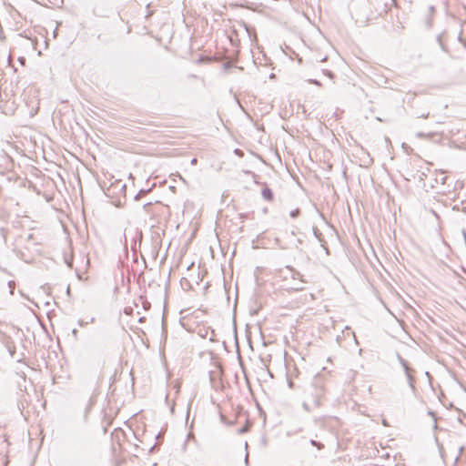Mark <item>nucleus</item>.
Wrapping results in <instances>:
<instances>
[{
  "label": "nucleus",
  "instance_id": "20e7f679",
  "mask_svg": "<svg viewBox=\"0 0 466 466\" xmlns=\"http://www.w3.org/2000/svg\"><path fill=\"white\" fill-rule=\"evenodd\" d=\"M261 195L263 198L267 201L271 202L274 199L273 192L269 187H264L261 191Z\"/></svg>",
  "mask_w": 466,
  "mask_h": 466
},
{
  "label": "nucleus",
  "instance_id": "f03ea898",
  "mask_svg": "<svg viewBox=\"0 0 466 466\" xmlns=\"http://www.w3.org/2000/svg\"><path fill=\"white\" fill-rule=\"evenodd\" d=\"M397 358H398L400 364L403 368V370L406 375L410 388L411 389L412 391H415L416 390V387H415V382H416L415 372L416 371H415V370L412 369L410 366L409 362L406 360H404L400 354L397 355Z\"/></svg>",
  "mask_w": 466,
  "mask_h": 466
},
{
  "label": "nucleus",
  "instance_id": "2eb2a0df",
  "mask_svg": "<svg viewBox=\"0 0 466 466\" xmlns=\"http://www.w3.org/2000/svg\"><path fill=\"white\" fill-rule=\"evenodd\" d=\"M245 463L246 465L248 464V453L246 454V457H245Z\"/></svg>",
  "mask_w": 466,
  "mask_h": 466
},
{
  "label": "nucleus",
  "instance_id": "aec40b11",
  "mask_svg": "<svg viewBox=\"0 0 466 466\" xmlns=\"http://www.w3.org/2000/svg\"><path fill=\"white\" fill-rule=\"evenodd\" d=\"M313 83H314L315 85H318V86H319V85H320V84H319V81H317V80H314V81H313Z\"/></svg>",
  "mask_w": 466,
  "mask_h": 466
},
{
  "label": "nucleus",
  "instance_id": "f257e3e1",
  "mask_svg": "<svg viewBox=\"0 0 466 466\" xmlns=\"http://www.w3.org/2000/svg\"><path fill=\"white\" fill-rule=\"evenodd\" d=\"M305 394L309 401H311L314 408L319 407L325 395V389L321 379H316L311 385L307 387Z\"/></svg>",
  "mask_w": 466,
  "mask_h": 466
},
{
  "label": "nucleus",
  "instance_id": "4be33fe9",
  "mask_svg": "<svg viewBox=\"0 0 466 466\" xmlns=\"http://www.w3.org/2000/svg\"><path fill=\"white\" fill-rule=\"evenodd\" d=\"M80 326L84 325V322L82 320L79 321Z\"/></svg>",
  "mask_w": 466,
  "mask_h": 466
},
{
  "label": "nucleus",
  "instance_id": "9d476101",
  "mask_svg": "<svg viewBox=\"0 0 466 466\" xmlns=\"http://www.w3.org/2000/svg\"><path fill=\"white\" fill-rule=\"evenodd\" d=\"M299 213H300L299 209L296 208V209L292 210L289 215L292 218H295L299 215Z\"/></svg>",
  "mask_w": 466,
  "mask_h": 466
},
{
  "label": "nucleus",
  "instance_id": "dca6fc26",
  "mask_svg": "<svg viewBox=\"0 0 466 466\" xmlns=\"http://www.w3.org/2000/svg\"><path fill=\"white\" fill-rule=\"evenodd\" d=\"M197 162H198L197 158H192V159H191V164H192V165H196V164H197Z\"/></svg>",
  "mask_w": 466,
  "mask_h": 466
},
{
  "label": "nucleus",
  "instance_id": "ddd939ff",
  "mask_svg": "<svg viewBox=\"0 0 466 466\" xmlns=\"http://www.w3.org/2000/svg\"><path fill=\"white\" fill-rule=\"evenodd\" d=\"M153 14H154V11H152V10L147 11V13L146 15V18L148 19L149 17L152 16Z\"/></svg>",
  "mask_w": 466,
  "mask_h": 466
},
{
  "label": "nucleus",
  "instance_id": "412c9836",
  "mask_svg": "<svg viewBox=\"0 0 466 466\" xmlns=\"http://www.w3.org/2000/svg\"><path fill=\"white\" fill-rule=\"evenodd\" d=\"M422 116V117H424V118H426V117H428V115L422 114V116Z\"/></svg>",
  "mask_w": 466,
  "mask_h": 466
},
{
  "label": "nucleus",
  "instance_id": "4468645a",
  "mask_svg": "<svg viewBox=\"0 0 466 466\" xmlns=\"http://www.w3.org/2000/svg\"><path fill=\"white\" fill-rule=\"evenodd\" d=\"M303 289H304V288H303V286H302V285H298V286H296V287H294V288H293V289H295V290H302Z\"/></svg>",
  "mask_w": 466,
  "mask_h": 466
},
{
  "label": "nucleus",
  "instance_id": "39448f33",
  "mask_svg": "<svg viewBox=\"0 0 466 466\" xmlns=\"http://www.w3.org/2000/svg\"><path fill=\"white\" fill-rule=\"evenodd\" d=\"M287 268L290 271V273H291V278H292L293 279H299L301 283H306V282H307V281L303 279V275H302L300 272H299V271L295 270V269H294L293 268H291V267H287Z\"/></svg>",
  "mask_w": 466,
  "mask_h": 466
},
{
  "label": "nucleus",
  "instance_id": "f3484780",
  "mask_svg": "<svg viewBox=\"0 0 466 466\" xmlns=\"http://www.w3.org/2000/svg\"><path fill=\"white\" fill-rule=\"evenodd\" d=\"M246 431H247V428L244 427V428L239 430V433H244V432H246Z\"/></svg>",
  "mask_w": 466,
  "mask_h": 466
},
{
  "label": "nucleus",
  "instance_id": "7ed1b4c3",
  "mask_svg": "<svg viewBox=\"0 0 466 466\" xmlns=\"http://www.w3.org/2000/svg\"><path fill=\"white\" fill-rule=\"evenodd\" d=\"M427 15L429 17L426 18V25L428 27H431L432 25V19L431 18V16H432L434 14H435V6L431 4H429L427 5Z\"/></svg>",
  "mask_w": 466,
  "mask_h": 466
},
{
  "label": "nucleus",
  "instance_id": "9b49d317",
  "mask_svg": "<svg viewBox=\"0 0 466 466\" xmlns=\"http://www.w3.org/2000/svg\"><path fill=\"white\" fill-rule=\"evenodd\" d=\"M7 349H8V351H9L10 355L13 357L14 354H15V346L7 345Z\"/></svg>",
  "mask_w": 466,
  "mask_h": 466
},
{
  "label": "nucleus",
  "instance_id": "0eeeda50",
  "mask_svg": "<svg viewBox=\"0 0 466 466\" xmlns=\"http://www.w3.org/2000/svg\"><path fill=\"white\" fill-rule=\"evenodd\" d=\"M8 288H9V294L12 296L14 295V291L15 289V282L14 280H10L8 282Z\"/></svg>",
  "mask_w": 466,
  "mask_h": 466
},
{
  "label": "nucleus",
  "instance_id": "423d86ee",
  "mask_svg": "<svg viewBox=\"0 0 466 466\" xmlns=\"http://www.w3.org/2000/svg\"><path fill=\"white\" fill-rule=\"evenodd\" d=\"M302 408H303L306 411L309 412V411L312 410V408H314V407L312 406L311 401H309V400L307 399V400H305V401L302 403Z\"/></svg>",
  "mask_w": 466,
  "mask_h": 466
},
{
  "label": "nucleus",
  "instance_id": "6ab92c4d",
  "mask_svg": "<svg viewBox=\"0 0 466 466\" xmlns=\"http://www.w3.org/2000/svg\"><path fill=\"white\" fill-rule=\"evenodd\" d=\"M73 334H74L75 337H76L77 330L76 329H73Z\"/></svg>",
  "mask_w": 466,
  "mask_h": 466
},
{
  "label": "nucleus",
  "instance_id": "a211bd4d",
  "mask_svg": "<svg viewBox=\"0 0 466 466\" xmlns=\"http://www.w3.org/2000/svg\"><path fill=\"white\" fill-rule=\"evenodd\" d=\"M328 76L333 78L334 75L329 71L327 73Z\"/></svg>",
  "mask_w": 466,
  "mask_h": 466
},
{
  "label": "nucleus",
  "instance_id": "1a4fd4ad",
  "mask_svg": "<svg viewBox=\"0 0 466 466\" xmlns=\"http://www.w3.org/2000/svg\"><path fill=\"white\" fill-rule=\"evenodd\" d=\"M437 41L441 46V48L444 51V52H448L447 50V46L444 45V43L442 42L441 40V35H438L437 36Z\"/></svg>",
  "mask_w": 466,
  "mask_h": 466
},
{
  "label": "nucleus",
  "instance_id": "f8f14e48",
  "mask_svg": "<svg viewBox=\"0 0 466 466\" xmlns=\"http://www.w3.org/2000/svg\"><path fill=\"white\" fill-rule=\"evenodd\" d=\"M417 137H430V135H426L422 132H419V133H417Z\"/></svg>",
  "mask_w": 466,
  "mask_h": 466
},
{
  "label": "nucleus",
  "instance_id": "5701e85b",
  "mask_svg": "<svg viewBox=\"0 0 466 466\" xmlns=\"http://www.w3.org/2000/svg\"><path fill=\"white\" fill-rule=\"evenodd\" d=\"M463 210H464V211H465V213H466V207L463 208Z\"/></svg>",
  "mask_w": 466,
  "mask_h": 466
},
{
  "label": "nucleus",
  "instance_id": "6e6552de",
  "mask_svg": "<svg viewBox=\"0 0 466 466\" xmlns=\"http://www.w3.org/2000/svg\"><path fill=\"white\" fill-rule=\"evenodd\" d=\"M310 444L312 446L317 447L319 450H322L324 448V444H322L321 442H319L315 440H310Z\"/></svg>",
  "mask_w": 466,
  "mask_h": 466
}]
</instances>
